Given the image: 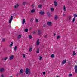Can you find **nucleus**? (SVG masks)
Listing matches in <instances>:
<instances>
[{
    "instance_id": "13",
    "label": "nucleus",
    "mask_w": 77,
    "mask_h": 77,
    "mask_svg": "<svg viewBox=\"0 0 77 77\" xmlns=\"http://www.w3.org/2000/svg\"><path fill=\"white\" fill-rule=\"evenodd\" d=\"M32 49H33V48H32V47H31L29 49V51L30 52H32Z\"/></svg>"
},
{
    "instance_id": "11",
    "label": "nucleus",
    "mask_w": 77,
    "mask_h": 77,
    "mask_svg": "<svg viewBox=\"0 0 77 77\" xmlns=\"http://www.w3.org/2000/svg\"><path fill=\"white\" fill-rule=\"evenodd\" d=\"M25 22H26V20L24 19L22 21V24H25Z\"/></svg>"
},
{
    "instance_id": "57",
    "label": "nucleus",
    "mask_w": 77,
    "mask_h": 77,
    "mask_svg": "<svg viewBox=\"0 0 77 77\" xmlns=\"http://www.w3.org/2000/svg\"><path fill=\"white\" fill-rule=\"evenodd\" d=\"M18 74H17V75Z\"/></svg>"
},
{
    "instance_id": "42",
    "label": "nucleus",
    "mask_w": 77,
    "mask_h": 77,
    "mask_svg": "<svg viewBox=\"0 0 77 77\" xmlns=\"http://www.w3.org/2000/svg\"><path fill=\"white\" fill-rule=\"evenodd\" d=\"M7 58H4V59H3V60H7Z\"/></svg>"
},
{
    "instance_id": "18",
    "label": "nucleus",
    "mask_w": 77,
    "mask_h": 77,
    "mask_svg": "<svg viewBox=\"0 0 77 77\" xmlns=\"http://www.w3.org/2000/svg\"><path fill=\"white\" fill-rule=\"evenodd\" d=\"M63 9L64 10V11H66V7L65 5H64Z\"/></svg>"
},
{
    "instance_id": "22",
    "label": "nucleus",
    "mask_w": 77,
    "mask_h": 77,
    "mask_svg": "<svg viewBox=\"0 0 77 77\" xmlns=\"http://www.w3.org/2000/svg\"><path fill=\"white\" fill-rule=\"evenodd\" d=\"M29 38L30 39H32V36L31 35H30L29 36Z\"/></svg>"
},
{
    "instance_id": "34",
    "label": "nucleus",
    "mask_w": 77,
    "mask_h": 77,
    "mask_svg": "<svg viewBox=\"0 0 77 77\" xmlns=\"http://www.w3.org/2000/svg\"><path fill=\"white\" fill-rule=\"evenodd\" d=\"M31 6H32V8H33L35 6V4H32V5Z\"/></svg>"
},
{
    "instance_id": "41",
    "label": "nucleus",
    "mask_w": 77,
    "mask_h": 77,
    "mask_svg": "<svg viewBox=\"0 0 77 77\" xmlns=\"http://www.w3.org/2000/svg\"><path fill=\"white\" fill-rule=\"evenodd\" d=\"M5 41V39H3L2 40V42H4Z\"/></svg>"
},
{
    "instance_id": "44",
    "label": "nucleus",
    "mask_w": 77,
    "mask_h": 77,
    "mask_svg": "<svg viewBox=\"0 0 77 77\" xmlns=\"http://www.w3.org/2000/svg\"><path fill=\"white\" fill-rule=\"evenodd\" d=\"M39 53V51H37V53Z\"/></svg>"
},
{
    "instance_id": "30",
    "label": "nucleus",
    "mask_w": 77,
    "mask_h": 77,
    "mask_svg": "<svg viewBox=\"0 0 77 77\" xmlns=\"http://www.w3.org/2000/svg\"><path fill=\"white\" fill-rule=\"evenodd\" d=\"M54 18L55 20H57L58 18L57 16H55Z\"/></svg>"
},
{
    "instance_id": "14",
    "label": "nucleus",
    "mask_w": 77,
    "mask_h": 77,
    "mask_svg": "<svg viewBox=\"0 0 77 77\" xmlns=\"http://www.w3.org/2000/svg\"><path fill=\"white\" fill-rule=\"evenodd\" d=\"M38 35H40L41 33V30H38Z\"/></svg>"
},
{
    "instance_id": "47",
    "label": "nucleus",
    "mask_w": 77,
    "mask_h": 77,
    "mask_svg": "<svg viewBox=\"0 0 77 77\" xmlns=\"http://www.w3.org/2000/svg\"><path fill=\"white\" fill-rule=\"evenodd\" d=\"M42 60V58H39V60L40 61L41 60Z\"/></svg>"
},
{
    "instance_id": "3",
    "label": "nucleus",
    "mask_w": 77,
    "mask_h": 77,
    "mask_svg": "<svg viewBox=\"0 0 77 77\" xmlns=\"http://www.w3.org/2000/svg\"><path fill=\"white\" fill-rule=\"evenodd\" d=\"M48 24L49 26H51L53 25V23L50 22H48L47 23Z\"/></svg>"
},
{
    "instance_id": "28",
    "label": "nucleus",
    "mask_w": 77,
    "mask_h": 77,
    "mask_svg": "<svg viewBox=\"0 0 77 77\" xmlns=\"http://www.w3.org/2000/svg\"><path fill=\"white\" fill-rule=\"evenodd\" d=\"M14 55H11L10 57V58H14Z\"/></svg>"
},
{
    "instance_id": "7",
    "label": "nucleus",
    "mask_w": 77,
    "mask_h": 77,
    "mask_svg": "<svg viewBox=\"0 0 77 77\" xmlns=\"http://www.w3.org/2000/svg\"><path fill=\"white\" fill-rule=\"evenodd\" d=\"M66 60H63L62 63V65H64V64H65V63H66Z\"/></svg>"
},
{
    "instance_id": "15",
    "label": "nucleus",
    "mask_w": 77,
    "mask_h": 77,
    "mask_svg": "<svg viewBox=\"0 0 77 77\" xmlns=\"http://www.w3.org/2000/svg\"><path fill=\"white\" fill-rule=\"evenodd\" d=\"M35 9H33L31 11V13H33L35 12Z\"/></svg>"
},
{
    "instance_id": "31",
    "label": "nucleus",
    "mask_w": 77,
    "mask_h": 77,
    "mask_svg": "<svg viewBox=\"0 0 77 77\" xmlns=\"http://www.w3.org/2000/svg\"><path fill=\"white\" fill-rule=\"evenodd\" d=\"M31 22H33V18H32L30 20Z\"/></svg>"
},
{
    "instance_id": "56",
    "label": "nucleus",
    "mask_w": 77,
    "mask_h": 77,
    "mask_svg": "<svg viewBox=\"0 0 77 77\" xmlns=\"http://www.w3.org/2000/svg\"><path fill=\"white\" fill-rule=\"evenodd\" d=\"M59 77V76H57V77Z\"/></svg>"
},
{
    "instance_id": "25",
    "label": "nucleus",
    "mask_w": 77,
    "mask_h": 77,
    "mask_svg": "<svg viewBox=\"0 0 77 77\" xmlns=\"http://www.w3.org/2000/svg\"><path fill=\"white\" fill-rule=\"evenodd\" d=\"M38 7H39V8H42V5H38Z\"/></svg>"
},
{
    "instance_id": "23",
    "label": "nucleus",
    "mask_w": 77,
    "mask_h": 77,
    "mask_svg": "<svg viewBox=\"0 0 77 77\" xmlns=\"http://www.w3.org/2000/svg\"><path fill=\"white\" fill-rule=\"evenodd\" d=\"M57 39H60V36H57Z\"/></svg>"
},
{
    "instance_id": "12",
    "label": "nucleus",
    "mask_w": 77,
    "mask_h": 77,
    "mask_svg": "<svg viewBox=\"0 0 77 77\" xmlns=\"http://www.w3.org/2000/svg\"><path fill=\"white\" fill-rule=\"evenodd\" d=\"M22 35H19L18 37H17L18 39H20L21 38Z\"/></svg>"
},
{
    "instance_id": "29",
    "label": "nucleus",
    "mask_w": 77,
    "mask_h": 77,
    "mask_svg": "<svg viewBox=\"0 0 77 77\" xmlns=\"http://www.w3.org/2000/svg\"><path fill=\"white\" fill-rule=\"evenodd\" d=\"M12 45H13V42H11L10 44V47H11L12 46Z\"/></svg>"
},
{
    "instance_id": "6",
    "label": "nucleus",
    "mask_w": 77,
    "mask_h": 77,
    "mask_svg": "<svg viewBox=\"0 0 77 77\" xmlns=\"http://www.w3.org/2000/svg\"><path fill=\"white\" fill-rule=\"evenodd\" d=\"M40 43V42H39V39H38L37 41V45H39Z\"/></svg>"
},
{
    "instance_id": "37",
    "label": "nucleus",
    "mask_w": 77,
    "mask_h": 77,
    "mask_svg": "<svg viewBox=\"0 0 77 77\" xmlns=\"http://www.w3.org/2000/svg\"><path fill=\"white\" fill-rule=\"evenodd\" d=\"M26 5V2H23V5Z\"/></svg>"
},
{
    "instance_id": "43",
    "label": "nucleus",
    "mask_w": 77,
    "mask_h": 77,
    "mask_svg": "<svg viewBox=\"0 0 77 77\" xmlns=\"http://www.w3.org/2000/svg\"><path fill=\"white\" fill-rule=\"evenodd\" d=\"M65 14L63 13V17H65Z\"/></svg>"
},
{
    "instance_id": "39",
    "label": "nucleus",
    "mask_w": 77,
    "mask_h": 77,
    "mask_svg": "<svg viewBox=\"0 0 77 77\" xmlns=\"http://www.w3.org/2000/svg\"><path fill=\"white\" fill-rule=\"evenodd\" d=\"M44 38H47V35H45L44 36Z\"/></svg>"
},
{
    "instance_id": "8",
    "label": "nucleus",
    "mask_w": 77,
    "mask_h": 77,
    "mask_svg": "<svg viewBox=\"0 0 77 77\" xmlns=\"http://www.w3.org/2000/svg\"><path fill=\"white\" fill-rule=\"evenodd\" d=\"M75 72H76V73H77V66H75Z\"/></svg>"
},
{
    "instance_id": "52",
    "label": "nucleus",
    "mask_w": 77,
    "mask_h": 77,
    "mask_svg": "<svg viewBox=\"0 0 77 77\" xmlns=\"http://www.w3.org/2000/svg\"><path fill=\"white\" fill-rule=\"evenodd\" d=\"M33 28L32 27H31L30 28V30H32V29Z\"/></svg>"
},
{
    "instance_id": "50",
    "label": "nucleus",
    "mask_w": 77,
    "mask_h": 77,
    "mask_svg": "<svg viewBox=\"0 0 77 77\" xmlns=\"http://www.w3.org/2000/svg\"><path fill=\"white\" fill-rule=\"evenodd\" d=\"M39 58H42V57L41 56H39Z\"/></svg>"
},
{
    "instance_id": "53",
    "label": "nucleus",
    "mask_w": 77,
    "mask_h": 77,
    "mask_svg": "<svg viewBox=\"0 0 77 77\" xmlns=\"http://www.w3.org/2000/svg\"><path fill=\"white\" fill-rule=\"evenodd\" d=\"M9 27H10V28H11V24H9Z\"/></svg>"
},
{
    "instance_id": "40",
    "label": "nucleus",
    "mask_w": 77,
    "mask_h": 77,
    "mask_svg": "<svg viewBox=\"0 0 77 77\" xmlns=\"http://www.w3.org/2000/svg\"><path fill=\"white\" fill-rule=\"evenodd\" d=\"M43 75H45V72H43Z\"/></svg>"
},
{
    "instance_id": "21",
    "label": "nucleus",
    "mask_w": 77,
    "mask_h": 77,
    "mask_svg": "<svg viewBox=\"0 0 77 77\" xmlns=\"http://www.w3.org/2000/svg\"><path fill=\"white\" fill-rule=\"evenodd\" d=\"M17 46H15V47L14 48V50L15 51H16L17 50Z\"/></svg>"
},
{
    "instance_id": "51",
    "label": "nucleus",
    "mask_w": 77,
    "mask_h": 77,
    "mask_svg": "<svg viewBox=\"0 0 77 77\" xmlns=\"http://www.w3.org/2000/svg\"><path fill=\"white\" fill-rule=\"evenodd\" d=\"M39 48H38L37 49V51H39Z\"/></svg>"
},
{
    "instance_id": "49",
    "label": "nucleus",
    "mask_w": 77,
    "mask_h": 77,
    "mask_svg": "<svg viewBox=\"0 0 77 77\" xmlns=\"http://www.w3.org/2000/svg\"><path fill=\"white\" fill-rule=\"evenodd\" d=\"M45 26H46V25L45 24H44L43 25V27H45Z\"/></svg>"
},
{
    "instance_id": "4",
    "label": "nucleus",
    "mask_w": 77,
    "mask_h": 77,
    "mask_svg": "<svg viewBox=\"0 0 77 77\" xmlns=\"http://www.w3.org/2000/svg\"><path fill=\"white\" fill-rule=\"evenodd\" d=\"M5 71V69L4 68H1L0 69V72H3Z\"/></svg>"
},
{
    "instance_id": "16",
    "label": "nucleus",
    "mask_w": 77,
    "mask_h": 77,
    "mask_svg": "<svg viewBox=\"0 0 77 77\" xmlns=\"http://www.w3.org/2000/svg\"><path fill=\"white\" fill-rule=\"evenodd\" d=\"M47 14L49 17H50V16H51V15L50 14V13L49 12H47Z\"/></svg>"
},
{
    "instance_id": "9",
    "label": "nucleus",
    "mask_w": 77,
    "mask_h": 77,
    "mask_svg": "<svg viewBox=\"0 0 77 77\" xmlns=\"http://www.w3.org/2000/svg\"><path fill=\"white\" fill-rule=\"evenodd\" d=\"M54 5L55 6H57V3L56 2V0L54 1Z\"/></svg>"
},
{
    "instance_id": "32",
    "label": "nucleus",
    "mask_w": 77,
    "mask_h": 77,
    "mask_svg": "<svg viewBox=\"0 0 77 77\" xmlns=\"http://www.w3.org/2000/svg\"><path fill=\"white\" fill-rule=\"evenodd\" d=\"M75 17H74L73 19V22H74V21H75Z\"/></svg>"
},
{
    "instance_id": "17",
    "label": "nucleus",
    "mask_w": 77,
    "mask_h": 77,
    "mask_svg": "<svg viewBox=\"0 0 77 77\" xmlns=\"http://www.w3.org/2000/svg\"><path fill=\"white\" fill-rule=\"evenodd\" d=\"M19 6V5L18 4H16L14 6V8H18Z\"/></svg>"
},
{
    "instance_id": "35",
    "label": "nucleus",
    "mask_w": 77,
    "mask_h": 77,
    "mask_svg": "<svg viewBox=\"0 0 77 77\" xmlns=\"http://www.w3.org/2000/svg\"><path fill=\"white\" fill-rule=\"evenodd\" d=\"M74 16L75 17H77V14H74Z\"/></svg>"
},
{
    "instance_id": "2",
    "label": "nucleus",
    "mask_w": 77,
    "mask_h": 77,
    "mask_svg": "<svg viewBox=\"0 0 77 77\" xmlns=\"http://www.w3.org/2000/svg\"><path fill=\"white\" fill-rule=\"evenodd\" d=\"M39 14L41 15H44V11L42 10L39 12Z\"/></svg>"
},
{
    "instance_id": "10",
    "label": "nucleus",
    "mask_w": 77,
    "mask_h": 77,
    "mask_svg": "<svg viewBox=\"0 0 77 77\" xmlns=\"http://www.w3.org/2000/svg\"><path fill=\"white\" fill-rule=\"evenodd\" d=\"M23 72H24V70L23 69H20V74H23Z\"/></svg>"
},
{
    "instance_id": "48",
    "label": "nucleus",
    "mask_w": 77,
    "mask_h": 77,
    "mask_svg": "<svg viewBox=\"0 0 77 77\" xmlns=\"http://www.w3.org/2000/svg\"><path fill=\"white\" fill-rule=\"evenodd\" d=\"M56 34H54V36H56Z\"/></svg>"
},
{
    "instance_id": "45",
    "label": "nucleus",
    "mask_w": 77,
    "mask_h": 77,
    "mask_svg": "<svg viewBox=\"0 0 77 77\" xmlns=\"http://www.w3.org/2000/svg\"><path fill=\"white\" fill-rule=\"evenodd\" d=\"M33 34H35V33H36V32L35 31H33Z\"/></svg>"
},
{
    "instance_id": "24",
    "label": "nucleus",
    "mask_w": 77,
    "mask_h": 77,
    "mask_svg": "<svg viewBox=\"0 0 77 77\" xmlns=\"http://www.w3.org/2000/svg\"><path fill=\"white\" fill-rule=\"evenodd\" d=\"M75 51H73V54L74 55V56H76L77 55V54L76 53H75Z\"/></svg>"
},
{
    "instance_id": "5",
    "label": "nucleus",
    "mask_w": 77,
    "mask_h": 77,
    "mask_svg": "<svg viewBox=\"0 0 77 77\" xmlns=\"http://www.w3.org/2000/svg\"><path fill=\"white\" fill-rule=\"evenodd\" d=\"M13 19V16H11L9 20V23H11L12 22V21Z\"/></svg>"
},
{
    "instance_id": "1",
    "label": "nucleus",
    "mask_w": 77,
    "mask_h": 77,
    "mask_svg": "<svg viewBox=\"0 0 77 77\" xmlns=\"http://www.w3.org/2000/svg\"><path fill=\"white\" fill-rule=\"evenodd\" d=\"M25 73L26 74H30V69H29L28 68H26L25 71Z\"/></svg>"
},
{
    "instance_id": "36",
    "label": "nucleus",
    "mask_w": 77,
    "mask_h": 77,
    "mask_svg": "<svg viewBox=\"0 0 77 77\" xmlns=\"http://www.w3.org/2000/svg\"><path fill=\"white\" fill-rule=\"evenodd\" d=\"M35 20H36V22H38V21H39V20H38V19H35Z\"/></svg>"
},
{
    "instance_id": "19",
    "label": "nucleus",
    "mask_w": 77,
    "mask_h": 77,
    "mask_svg": "<svg viewBox=\"0 0 77 77\" xmlns=\"http://www.w3.org/2000/svg\"><path fill=\"white\" fill-rule=\"evenodd\" d=\"M25 31L26 32H28L29 31V29L27 28H26L25 29Z\"/></svg>"
},
{
    "instance_id": "46",
    "label": "nucleus",
    "mask_w": 77,
    "mask_h": 77,
    "mask_svg": "<svg viewBox=\"0 0 77 77\" xmlns=\"http://www.w3.org/2000/svg\"><path fill=\"white\" fill-rule=\"evenodd\" d=\"M12 59H13V58H10L9 59V60H12Z\"/></svg>"
},
{
    "instance_id": "26",
    "label": "nucleus",
    "mask_w": 77,
    "mask_h": 77,
    "mask_svg": "<svg viewBox=\"0 0 77 77\" xmlns=\"http://www.w3.org/2000/svg\"><path fill=\"white\" fill-rule=\"evenodd\" d=\"M69 21H71V16H69Z\"/></svg>"
},
{
    "instance_id": "54",
    "label": "nucleus",
    "mask_w": 77,
    "mask_h": 77,
    "mask_svg": "<svg viewBox=\"0 0 77 77\" xmlns=\"http://www.w3.org/2000/svg\"><path fill=\"white\" fill-rule=\"evenodd\" d=\"M70 63H71V62H69V64H70Z\"/></svg>"
},
{
    "instance_id": "20",
    "label": "nucleus",
    "mask_w": 77,
    "mask_h": 77,
    "mask_svg": "<svg viewBox=\"0 0 77 77\" xmlns=\"http://www.w3.org/2000/svg\"><path fill=\"white\" fill-rule=\"evenodd\" d=\"M51 12H53V11H54V8H51Z\"/></svg>"
},
{
    "instance_id": "27",
    "label": "nucleus",
    "mask_w": 77,
    "mask_h": 77,
    "mask_svg": "<svg viewBox=\"0 0 77 77\" xmlns=\"http://www.w3.org/2000/svg\"><path fill=\"white\" fill-rule=\"evenodd\" d=\"M54 57V54H52L51 55V57L52 58H53Z\"/></svg>"
},
{
    "instance_id": "33",
    "label": "nucleus",
    "mask_w": 77,
    "mask_h": 77,
    "mask_svg": "<svg viewBox=\"0 0 77 77\" xmlns=\"http://www.w3.org/2000/svg\"><path fill=\"white\" fill-rule=\"evenodd\" d=\"M72 74H70L69 75V77H72Z\"/></svg>"
},
{
    "instance_id": "38",
    "label": "nucleus",
    "mask_w": 77,
    "mask_h": 77,
    "mask_svg": "<svg viewBox=\"0 0 77 77\" xmlns=\"http://www.w3.org/2000/svg\"><path fill=\"white\" fill-rule=\"evenodd\" d=\"M23 57L24 58H25V54H23Z\"/></svg>"
},
{
    "instance_id": "55",
    "label": "nucleus",
    "mask_w": 77,
    "mask_h": 77,
    "mask_svg": "<svg viewBox=\"0 0 77 77\" xmlns=\"http://www.w3.org/2000/svg\"><path fill=\"white\" fill-rule=\"evenodd\" d=\"M5 58H8V57H6Z\"/></svg>"
}]
</instances>
